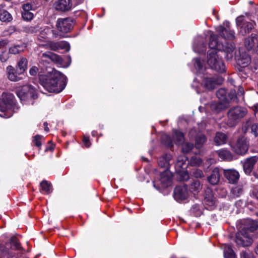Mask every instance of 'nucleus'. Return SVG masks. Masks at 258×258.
Here are the masks:
<instances>
[{
	"label": "nucleus",
	"instance_id": "1",
	"mask_svg": "<svg viewBox=\"0 0 258 258\" xmlns=\"http://www.w3.org/2000/svg\"><path fill=\"white\" fill-rule=\"evenodd\" d=\"M66 77L61 73L54 71L48 75L39 77L40 84L49 92L58 93L62 91L67 84Z\"/></svg>",
	"mask_w": 258,
	"mask_h": 258
},
{
	"label": "nucleus",
	"instance_id": "2",
	"mask_svg": "<svg viewBox=\"0 0 258 258\" xmlns=\"http://www.w3.org/2000/svg\"><path fill=\"white\" fill-rule=\"evenodd\" d=\"M15 99L14 95L10 93H3L0 98V116L4 118H9L13 115L12 109L15 108Z\"/></svg>",
	"mask_w": 258,
	"mask_h": 258
},
{
	"label": "nucleus",
	"instance_id": "3",
	"mask_svg": "<svg viewBox=\"0 0 258 258\" xmlns=\"http://www.w3.org/2000/svg\"><path fill=\"white\" fill-rule=\"evenodd\" d=\"M208 64L210 68L219 72L224 73L226 71V67L221 57L217 54L215 50H209L208 53Z\"/></svg>",
	"mask_w": 258,
	"mask_h": 258
},
{
	"label": "nucleus",
	"instance_id": "4",
	"mask_svg": "<svg viewBox=\"0 0 258 258\" xmlns=\"http://www.w3.org/2000/svg\"><path fill=\"white\" fill-rule=\"evenodd\" d=\"M16 93L21 101H24L37 98L35 88L31 85H24L16 90Z\"/></svg>",
	"mask_w": 258,
	"mask_h": 258
},
{
	"label": "nucleus",
	"instance_id": "5",
	"mask_svg": "<svg viewBox=\"0 0 258 258\" xmlns=\"http://www.w3.org/2000/svg\"><path fill=\"white\" fill-rule=\"evenodd\" d=\"M246 113V109L240 106H236L230 108L227 113L228 125L230 126L235 125L236 121L243 117Z\"/></svg>",
	"mask_w": 258,
	"mask_h": 258
},
{
	"label": "nucleus",
	"instance_id": "6",
	"mask_svg": "<svg viewBox=\"0 0 258 258\" xmlns=\"http://www.w3.org/2000/svg\"><path fill=\"white\" fill-rule=\"evenodd\" d=\"M231 147L235 153L243 155L248 151L249 148L248 140L244 136L239 137L235 143L231 144Z\"/></svg>",
	"mask_w": 258,
	"mask_h": 258
},
{
	"label": "nucleus",
	"instance_id": "7",
	"mask_svg": "<svg viewBox=\"0 0 258 258\" xmlns=\"http://www.w3.org/2000/svg\"><path fill=\"white\" fill-rule=\"evenodd\" d=\"M235 240L239 246H248L252 242V235L245 229H241L236 233Z\"/></svg>",
	"mask_w": 258,
	"mask_h": 258
},
{
	"label": "nucleus",
	"instance_id": "8",
	"mask_svg": "<svg viewBox=\"0 0 258 258\" xmlns=\"http://www.w3.org/2000/svg\"><path fill=\"white\" fill-rule=\"evenodd\" d=\"M73 24V19L71 18H59L56 21V27L59 32L67 33L72 30Z\"/></svg>",
	"mask_w": 258,
	"mask_h": 258
},
{
	"label": "nucleus",
	"instance_id": "9",
	"mask_svg": "<svg viewBox=\"0 0 258 258\" xmlns=\"http://www.w3.org/2000/svg\"><path fill=\"white\" fill-rule=\"evenodd\" d=\"M225 25V23H224ZM216 31L222 38L225 40H232L235 38V33L230 28V24L229 22L225 23V27L223 26H218L216 28Z\"/></svg>",
	"mask_w": 258,
	"mask_h": 258
},
{
	"label": "nucleus",
	"instance_id": "10",
	"mask_svg": "<svg viewBox=\"0 0 258 258\" xmlns=\"http://www.w3.org/2000/svg\"><path fill=\"white\" fill-rule=\"evenodd\" d=\"M223 80L222 77L219 76L206 77L203 80L202 85L206 89L212 90L214 89L217 85L221 84Z\"/></svg>",
	"mask_w": 258,
	"mask_h": 258
},
{
	"label": "nucleus",
	"instance_id": "11",
	"mask_svg": "<svg viewBox=\"0 0 258 258\" xmlns=\"http://www.w3.org/2000/svg\"><path fill=\"white\" fill-rule=\"evenodd\" d=\"M238 53H235V58L237 63L241 68L247 67L251 61L249 55L243 50L239 49Z\"/></svg>",
	"mask_w": 258,
	"mask_h": 258
},
{
	"label": "nucleus",
	"instance_id": "12",
	"mask_svg": "<svg viewBox=\"0 0 258 258\" xmlns=\"http://www.w3.org/2000/svg\"><path fill=\"white\" fill-rule=\"evenodd\" d=\"M189 194L186 185L177 186L174 190V199L177 201L185 200L188 197Z\"/></svg>",
	"mask_w": 258,
	"mask_h": 258
},
{
	"label": "nucleus",
	"instance_id": "13",
	"mask_svg": "<svg viewBox=\"0 0 258 258\" xmlns=\"http://www.w3.org/2000/svg\"><path fill=\"white\" fill-rule=\"evenodd\" d=\"M243 17H239L236 19V24L240 27V33L242 35H245L249 33L253 28V25L251 22H244L242 23Z\"/></svg>",
	"mask_w": 258,
	"mask_h": 258
},
{
	"label": "nucleus",
	"instance_id": "14",
	"mask_svg": "<svg viewBox=\"0 0 258 258\" xmlns=\"http://www.w3.org/2000/svg\"><path fill=\"white\" fill-rule=\"evenodd\" d=\"M220 51L225 53V57L227 60H231L234 56L235 57V53H238V51L235 50V46L233 43H226L223 44V48Z\"/></svg>",
	"mask_w": 258,
	"mask_h": 258
},
{
	"label": "nucleus",
	"instance_id": "15",
	"mask_svg": "<svg viewBox=\"0 0 258 258\" xmlns=\"http://www.w3.org/2000/svg\"><path fill=\"white\" fill-rule=\"evenodd\" d=\"M54 7L56 10L60 12H67L72 8L71 0H57L54 4Z\"/></svg>",
	"mask_w": 258,
	"mask_h": 258
},
{
	"label": "nucleus",
	"instance_id": "16",
	"mask_svg": "<svg viewBox=\"0 0 258 258\" xmlns=\"http://www.w3.org/2000/svg\"><path fill=\"white\" fill-rule=\"evenodd\" d=\"M209 46L211 51H220L223 48V44L219 42L217 35L212 33L210 35Z\"/></svg>",
	"mask_w": 258,
	"mask_h": 258
},
{
	"label": "nucleus",
	"instance_id": "17",
	"mask_svg": "<svg viewBox=\"0 0 258 258\" xmlns=\"http://www.w3.org/2000/svg\"><path fill=\"white\" fill-rule=\"evenodd\" d=\"M258 160V157L256 156H252L250 158H247L243 164V168L244 172L249 175L251 173L253 168L254 165L256 164Z\"/></svg>",
	"mask_w": 258,
	"mask_h": 258
},
{
	"label": "nucleus",
	"instance_id": "18",
	"mask_svg": "<svg viewBox=\"0 0 258 258\" xmlns=\"http://www.w3.org/2000/svg\"><path fill=\"white\" fill-rule=\"evenodd\" d=\"M224 176L230 183H236L239 178V174L234 169H226L224 170Z\"/></svg>",
	"mask_w": 258,
	"mask_h": 258
},
{
	"label": "nucleus",
	"instance_id": "19",
	"mask_svg": "<svg viewBox=\"0 0 258 258\" xmlns=\"http://www.w3.org/2000/svg\"><path fill=\"white\" fill-rule=\"evenodd\" d=\"M243 224V226L241 229H245V231L250 234L258 228V222L250 219L244 220Z\"/></svg>",
	"mask_w": 258,
	"mask_h": 258
},
{
	"label": "nucleus",
	"instance_id": "20",
	"mask_svg": "<svg viewBox=\"0 0 258 258\" xmlns=\"http://www.w3.org/2000/svg\"><path fill=\"white\" fill-rule=\"evenodd\" d=\"M6 70L8 78L10 81L17 82L23 79V78L20 76L21 75H18L17 73V69H16V70L12 66H8Z\"/></svg>",
	"mask_w": 258,
	"mask_h": 258
},
{
	"label": "nucleus",
	"instance_id": "21",
	"mask_svg": "<svg viewBox=\"0 0 258 258\" xmlns=\"http://www.w3.org/2000/svg\"><path fill=\"white\" fill-rule=\"evenodd\" d=\"M171 173L168 170H165L160 174V181L163 187H167L171 184Z\"/></svg>",
	"mask_w": 258,
	"mask_h": 258
},
{
	"label": "nucleus",
	"instance_id": "22",
	"mask_svg": "<svg viewBox=\"0 0 258 258\" xmlns=\"http://www.w3.org/2000/svg\"><path fill=\"white\" fill-rule=\"evenodd\" d=\"M204 203L206 205L211 207L216 203V198L214 196L213 191L210 188H207L205 191Z\"/></svg>",
	"mask_w": 258,
	"mask_h": 258
},
{
	"label": "nucleus",
	"instance_id": "23",
	"mask_svg": "<svg viewBox=\"0 0 258 258\" xmlns=\"http://www.w3.org/2000/svg\"><path fill=\"white\" fill-rule=\"evenodd\" d=\"M220 174L219 169L215 168L212 171L211 174L208 177V180L212 185L217 184L220 181Z\"/></svg>",
	"mask_w": 258,
	"mask_h": 258
},
{
	"label": "nucleus",
	"instance_id": "24",
	"mask_svg": "<svg viewBox=\"0 0 258 258\" xmlns=\"http://www.w3.org/2000/svg\"><path fill=\"white\" fill-rule=\"evenodd\" d=\"M42 57L48 58L58 64H61L63 62L62 58L59 55L49 51L42 53Z\"/></svg>",
	"mask_w": 258,
	"mask_h": 258
},
{
	"label": "nucleus",
	"instance_id": "25",
	"mask_svg": "<svg viewBox=\"0 0 258 258\" xmlns=\"http://www.w3.org/2000/svg\"><path fill=\"white\" fill-rule=\"evenodd\" d=\"M226 105L222 101H213L210 104V109L213 113H218L225 109Z\"/></svg>",
	"mask_w": 258,
	"mask_h": 258
},
{
	"label": "nucleus",
	"instance_id": "26",
	"mask_svg": "<svg viewBox=\"0 0 258 258\" xmlns=\"http://www.w3.org/2000/svg\"><path fill=\"white\" fill-rule=\"evenodd\" d=\"M28 61L26 58L22 57L18 62L16 69L18 75H22L26 71L27 67Z\"/></svg>",
	"mask_w": 258,
	"mask_h": 258
},
{
	"label": "nucleus",
	"instance_id": "27",
	"mask_svg": "<svg viewBox=\"0 0 258 258\" xmlns=\"http://www.w3.org/2000/svg\"><path fill=\"white\" fill-rule=\"evenodd\" d=\"M1 6L0 20L4 22H9L12 20V15L6 10L3 9V6Z\"/></svg>",
	"mask_w": 258,
	"mask_h": 258
},
{
	"label": "nucleus",
	"instance_id": "28",
	"mask_svg": "<svg viewBox=\"0 0 258 258\" xmlns=\"http://www.w3.org/2000/svg\"><path fill=\"white\" fill-rule=\"evenodd\" d=\"M219 157L225 160L231 161L232 160L233 156L231 152L225 149L220 150L217 151Z\"/></svg>",
	"mask_w": 258,
	"mask_h": 258
},
{
	"label": "nucleus",
	"instance_id": "29",
	"mask_svg": "<svg viewBox=\"0 0 258 258\" xmlns=\"http://www.w3.org/2000/svg\"><path fill=\"white\" fill-rule=\"evenodd\" d=\"M227 140V137L225 134L217 132L214 138V142L217 145L224 144Z\"/></svg>",
	"mask_w": 258,
	"mask_h": 258
},
{
	"label": "nucleus",
	"instance_id": "30",
	"mask_svg": "<svg viewBox=\"0 0 258 258\" xmlns=\"http://www.w3.org/2000/svg\"><path fill=\"white\" fill-rule=\"evenodd\" d=\"M216 95L220 101L227 103L228 102V98L227 97V92L225 88L219 89L216 93Z\"/></svg>",
	"mask_w": 258,
	"mask_h": 258
},
{
	"label": "nucleus",
	"instance_id": "31",
	"mask_svg": "<svg viewBox=\"0 0 258 258\" xmlns=\"http://www.w3.org/2000/svg\"><path fill=\"white\" fill-rule=\"evenodd\" d=\"M207 139L202 134H198L195 138V147L197 149L201 148L206 142Z\"/></svg>",
	"mask_w": 258,
	"mask_h": 258
},
{
	"label": "nucleus",
	"instance_id": "32",
	"mask_svg": "<svg viewBox=\"0 0 258 258\" xmlns=\"http://www.w3.org/2000/svg\"><path fill=\"white\" fill-rule=\"evenodd\" d=\"M26 46L24 44L16 45L9 48V53L13 54H17L24 51Z\"/></svg>",
	"mask_w": 258,
	"mask_h": 258
},
{
	"label": "nucleus",
	"instance_id": "33",
	"mask_svg": "<svg viewBox=\"0 0 258 258\" xmlns=\"http://www.w3.org/2000/svg\"><path fill=\"white\" fill-rule=\"evenodd\" d=\"M171 159V156L169 154H166L160 157L158 159V164L162 167H167L169 164V161Z\"/></svg>",
	"mask_w": 258,
	"mask_h": 258
},
{
	"label": "nucleus",
	"instance_id": "34",
	"mask_svg": "<svg viewBox=\"0 0 258 258\" xmlns=\"http://www.w3.org/2000/svg\"><path fill=\"white\" fill-rule=\"evenodd\" d=\"M173 138L175 141V143L178 145L182 144L184 141L183 134L177 130H175L173 133Z\"/></svg>",
	"mask_w": 258,
	"mask_h": 258
},
{
	"label": "nucleus",
	"instance_id": "35",
	"mask_svg": "<svg viewBox=\"0 0 258 258\" xmlns=\"http://www.w3.org/2000/svg\"><path fill=\"white\" fill-rule=\"evenodd\" d=\"M224 256L225 258H237L231 246L229 245L225 246Z\"/></svg>",
	"mask_w": 258,
	"mask_h": 258
},
{
	"label": "nucleus",
	"instance_id": "36",
	"mask_svg": "<svg viewBox=\"0 0 258 258\" xmlns=\"http://www.w3.org/2000/svg\"><path fill=\"white\" fill-rule=\"evenodd\" d=\"M202 189L201 183L199 180L194 181L190 185L189 190L194 195L198 193Z\"/></svg>",
	"mask_w": 258,
	"mask_h": 258
},
{
	"label": "nucleus",
	"instance_id": "37",
	"mask_svg": "<svg viewBox=\"0 0 258 258\" xmlns=\"http://www.w3.org/2000/svg\"><path fill=\"white\" fill-rule=\"evenodd\" d=\"M40 185L41 187V189L46 194H49L52 191V185L51 183L48 182L47 181H42L40 183Z\"/></svg>",
	"mask_w": 258,
	"mask_h": 258
},
{
	"label": "nucleus",
	"instance_id": "38",
	"mask_svg": "<svg viewBox=\"0 0 258 258\" xmlns=\"http://www.w3.org/2000/svg\"><path fill=\"white\" fill-rule=\"evenodd\" d=\"M244 45L248 50H251L254 45V36L251 35V37H248L245 39Z\"/></svg>",
	"mask_w": 258,
	"mask_h": 258
},
{
	"label": "nucleus",
	"instance_id": "39",
	"mask_svg": "<svg viewBox=\"0 0 258 258\" xmlns=\"http://www.w3.org/2000/svg\"><path fill=\"white\" fill-rule=\"evenodd\" d=\"M10 246L13 249H21L22 248L20 246V243L16 237H13L11 239Z\"/></svg>",
	"mask_w": 258,
	"mask_h": 258
},
{
	"label": "nucleus",
	"instance_id": "40",
	"mask_svg": "<svg viewBox=\"0 0 258 258\" xmlns=\"http://www.w3.org/2000/svg\"><path fill=\"white\" fill-rule=\"evenodd\" d=\"M195 60V67L197 70V71L199 73H203V63L201 60L200 58H196L194 59Z\"/></svg>",
	"mask_w": 258,
	"mask_h": 258
},
{
	"label": "nucleus",
	"instance_id": "41",
	"mask_svg": "<svg viewBox=\"0 0 258 258\" xmlns=\"http://www.w3.org/2000/svg\"><path fill=\"white\" fill-rule=\"evenodd\" d=\"M10 247L9 243H7L6 246L0 245V255L3 256L10 254Z\"/></svg>",
	"mask_w": 258,
	"mask_h": 258
},
{
	"label": "nucleus",
	"instance_id": "42",
	"mask_svg": "<svg viewBox=\"0 0 258 258\" xmlns=\"http://www.w3.org/2000/svg\"><path fill=\"white\" fill-rule=\"evenodd\" d=\"M231 193L234 197H238L243 193V188L240 186H237L231 189Z\"/></svg>",
	"mask_w": 258,
	"mask_h": 258
},
{
	"label": "nucleus",
	"instance_id": "43",
	"mask_svg": "<svg viewBox=\"0 0 258 258\" xmlns=\"http://www.w3.org/2000/svg\"><path fill=\"white\" fill-rule=\"evenodd\" d=\"M182 145V151L184 153H188L190 152L194 148V145L189 143H186Z\"/></svg>",
	"mask_w": 258,
	"mask_h": 258
},
{
	"label": "nucleus",
	"instance_id": "44",
	"mask_svg": "<svg viewBox=\"0 0 258 258\" xmlns=\"http://www.w3.org/2000/svg\"><path fill=\"white\" fill-rule=\"evenodd\" d=\"M45 45L47 48H49L52 50L56 51L58 50V42L49 41L47 42Z\"/></svg>",
	"mask_w": 258,
	"mask_h": 258
},
{
	"label": "nucleus",
	"instance_id": "45",
	"mask_svg": "<svg viewBox=\"0 0 258 258\" xmlns=\"http://www.w3.org/2000/svg\"><path fill=\"white\" fill-rule=\"evenodd\" d=\"M187 158L185 156H179L177 158L176 166L179 167L183 168V166L186 165Z\"/></svg>",
	"mask_w": 258,
	"mask_h": 258
},
{
	"label": "nucleus",
	"instance_id": "46",
	"mask_svg": "<svg viewBox=\"0 0 258 258\" xmlns=\"http://www.w3.org/2000/svg\"><path fill=\"white\" fill-rule=\"evenodd\" d=\"M22 16L24 20L30 21L33 19L34 15L30 11H22Z\"/></svg>",
	"mask_w": 258,
	"mask_h": 258
},
{
	"label": "nucleus",
	"instance_id": "47",
	"mask_svg": "<svg viewBox=\"0 0 258 258\" xmlns=\"http://www.w3.org/2000/svg\"><path fill=\"white\" fill-rule=\"evenodd\" d=\"M58 49H66L69 51L70 49V45L69 43L64 41H61L58 42Z\"/></svg>",
	"mask_w": 258,
	"mask_h": 258
},
{
	"label": "nucleus",
	"instance_id": "48",
	"mask_svg": "<svg viewBox=\"0 0 258 258\" xmlns=\"http://www.w3.org/2000/svg\"><path fill=\"white\" fill-rule=\"evenodd\" d=\"M227 97L228 99V102L230 101H233L235 102H238L237 100V96L236 95V92L235 90H231L228 93H227Z\"/></svg>",
	"mask_w": 258,
	"mask_h": 258
},
{
	"label": "nucleus",
	"instance_id": "49",
	"mask_svg": "<svg viewBox=\"0 0 258 258\" xmlns=\"http://www.w3.org/2000/svg\"><path fill=\"white\" fill-rule=\"evenodd\" d=\"M9 58V52L6 50L2 51L0 53V61L2 62H6Z\"/></svg>",
	"mask_w": 258,
	"mask_h": 258
},
{
	"label": "nucleus",
	"instance_id": "50",
	"mask_svg": "<svg viewBox=\"0 0 258 258\" xmlns=\"http://www.w3.org/2000/svg\"><path fill=\"white\" fill-rule=\"evenodd\" d=\"M244 93V89L242 87H239L237 92L236 93V95L237 96V100L238 101H240V100H243L244 97L243 95Z\"/></svg>",
	"mask_w": 258,
	"mask_h": 258
},
{
	"label": "nucleus",
	"instance_id": "51",
	"mask_svg": "<svg viewBox=\"0 0 258 258\" xmlns=\"http://www.w3.org/2000/svg\"><path fill=\"white\" fill-rule=\"evenodd\" d=\"M191 175L196 178H201L204 176L203 171L198 169H194L191 172Z\"/></svg>",
	"mask_w": 258,
	"mask_h": 258
},
{
	"label": "nucleus",
	"instance_id": "52",
	"mask_svg": "<svg viewBox=\"0 0 258 258\" xmlns=\"http://www.w3.org/2000/svg\"><path fill=\"white\" fill-rule=\"evenodd\" d=\"M240 258H253V255L249 251H242L240 253Z\"/></svg>",
	"mask_w": 258,
	"mask_h": 258
},
{
	"label": "nucleus",
	"instance_id": "53",
	"mask_svg": "<svg viewBox=\"0 0 258 258\" xmlns=\"http://www.w3.org/2000/svg\"><path fill=\"white\" fill-rule=\"evenodd\" d=\"M42 136L37 135L34 137L33 142L34 143L36 146L39 147L41 145V139Z\"/></svg>",
	"mask_w": 258,
	"mask_h": 258
},
{
	"label": "nucleus",
	"instance_id": "54",
	"mask_svg": "<svg viewBox=\"0 0 258 258\" xmlns=\"http://www.w3.org/2000/svg\"><path fill=\"white\" fill-rule=\"evenodd\" d=\"M52 29L49 27H45L43 30L41 31L40 34L42 37H46L51 33Z\"/></svg>",
	"mask_w": 258,
	"mask_h": 258
},
{
	"label": "nucleus",
	"instance_id": "55",
	"mask_svg": "<svg viewBox=\"0 0 258 258\" xmlns=\"http://www.w3.org/2000/svg\"><path fill=\"white\" fill-rule=\"evenodd\" d=\"M202 162L201 159L197 157H193L191 159V163L195 166H199Z\"/></svg>",
	"mask_w": 258,
	"mask_h": 258
},
{
	"label": "nucleus",
	"instance_id": "56",
	"mask_svg": "<svg viewBox=\"0 0 258 258\" xmlns=\"http://www.w3.org/2000/svg\"><path fill=\"white\" fill-rule=\"evenodd\" d=\"M251 132L255 136H258V123H254L251 126Z\"/></svg>",
	"mask_w": 258,
	"mask_h": 258
},
{
	"label": "nucleus",
	"instance_id": "57",
	"mask_svg": "<svg viewBox=\"0 0 258 258\" xmlns=\"http://www.w3.org/2000/svg\"><path fill=\"white\" fill-rule=\"evenodd\" d=\"M34 8V6L30 3H26L23 6V11H30Z\"/></svg>",
	"mask_w": 258,
	"mask_h": 258
},
{
	"label": "nucleus",
	"instance_id": "58",
	"mask_svg": "<svg viewBox=\"0 0 258 258\" xmlns=\"http://www.w3.org/2000/svg\"><path fill=\"white\" fill-rule=\"evenodd\" d=\"M38 27H32V26H27L26 27V30L28 32L30 33H35L38 30Z\"/></svg>",
	"mask_w": 258,
	"mask_h": 258
},
{
	"label": "nucleus",
	"instance_id": "59",
	"mask_svg": "<svg viewBox=\"0 0 258 258\" xmlns=\"http://www.w3.org/2000/svg\"><path fill=\"white\" fill-rule=\"evenodd\" d=\"M38 68L36 67H32L29 70V73L31 76H36L38 72Z\"/></svg>",
	"mask_w": 258,
	"mask_h": 258
},
{
	"label": "nucleus",
	"instance_id": "60",
	"mask_svg": "<svg viewBox=\"0 0 258 258\" xmlns=\"http://www.w3.org/2000/svg\"><path fill=\"white\" fill-rule=\"evenodd\" d=\"M83 142L85 146L88 148L90 146L91 143L89 141V139L88 137H84L83 140Z\"/></svg>",
	"mask_w": 258,
	"mask_h": 258
},
{
	"label": "nucleus",
	"instance_id": "61",
	"mask_svg": "<svg viewBox=\"0 0 258 258\" xmlns=\"http://www.w3.org/2000/svg\"><path fill=\"white\" fill-rule=\"evenodd\" d=\"M181 175L182 176V178L181 180L183 181L187 180L189 178V175L187 171H184L182 173H181Z\"/></svg>",
	"mask_w": 258,
	"mask_h": 258
},
{
	"label": "nucleus",
	"instance_id": "62",
	"mask_svg": "<svg viewBox=\"0 0 258 258\" xmlns=\"http://www.w3.org/2000/svg\"><path fill=\"white\" fill-rule=\"evenodd\" d=\"M8 43V41L6 39L5 40H2L0 41V49L6 45H7Z\"/></svg>",
	"mask_w": 258,
	"mask_h": 258
},
{
	"label": "nucleus",
	"instance_id": "63",
	"mask_svg": "<svg viewBox=\"0 0 258 258\" xmlns=\"http://www.w3.org/2000/svg\"><path fill=\"white\" fill-rule=\"evenodd\" d=\"M51 33H52L53 37L55 38H56L59 36H60V37H62L61 35L59 34L55 30L52 29Z\"/></svg>",
	"mask_w": 258,
	"mask_h": 258
},
{
	"label": "nucleus",
	"instance_id": "64",
	"mask_svg": "<svg viewBox=\"0 0 258 258\" xmlns=\"http://www.w3.org/2000/svg\"><path fill=\"white\" fill-rule=\"evenodd\" d=\"M253 176L258 179V165L257 168L253 172Z\"/></svg>",
	"mask_w": 258,
	"mask_h": 258
}]
</instances>
